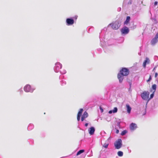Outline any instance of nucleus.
<instances>
[{
    "instance_id": "obj_1",
    "label": "nucleus",
    "mask_w": 158,
    "mask_h": 158,
    "mask_svg": "<svg viewBox=\"0 0 158 158\" xmlns=\"http://www.w3.org/2000/svg\"><path fill=\"white\" fill-rule=\"evenodd\" d=\"M129 69L126 68H123L120 70V73L118 74V78L119 79L120 83L122 82L124 76H127L129 73Z\"/></svg>"
},
{
    "instance_id": "obj_2",
    "label": "nucleus",
    "mask_w": 158,
    "mask_h": 158,
    "mask_svg": "<svg viewBox=\"0 0 158 158\" xmlns=\"http://www.w3.org/2000/svg\"><path fill=\"white\" fill-rule=\"evenodd\" d=\"M35 89V87L33 86H31L29 84L26 85L23 87L24 91L26 93H32Z\"/></svg>"
},
{
    "instance_id": "obj_3",
    "label": "nucleus",
    "mask_w": 158,
    "mask_h": 158,
    "mask_svg": "<svg viewBox=\"0 0 158 158\" xmlns=\"http://www.w3.org/2000/svg\"><path fill=\"white\" fill-rule=\"evenodd\" d=\"M77 18V15L73 17H70L66 19V24L67 26H71L74 23V20H76Z\"/></svg>"
},
{
    "instance_id": "obj_4",
    "label": "nucleus",
    "mask_w": 158,
    "mask_h": 158,
    "mask_svg": "<svg viewBox=\"0 0 158 158\" xmlns=\"http://www.w3.org/2000/svg\"><path fill=\"white\" fill-rule=\"evenodd\" d=\"M114 145L116 149H120L123 145L122 139H118L114 142Z\"/></svg>"
},
{
    "instance_id": "obj_5",
    "label": "nucleus",
    "mask_w": 158,
    "mask_h": 158,
    "mask_svg": "<svg viewBox=\"0 0 158 158\" xmlns=\"http://www.w3.org/2000/svg\"><path fill=\"white\" fill-rule=\"evenodd\" d=\"M111 26L113 29H118L120 26V24L118 21H116L114 23L109 24L108 27Z\"/></svg>"
},
{
    "instance_id": "obj_6",
    "label": "nucleus",
    "mask_w": 158,
    "mask_h": 158,
    "mask_svg": "<svg viewBox=\"0 0 158 158\" xmlns=\"http://www.w3.org/2000/svg\"><path fill=\"white\" fill-rule=\"evenodd\" d=\"M62 64L59 62H57L55 64L54 67V70L56 73H58L60 71V70L62 68Z\"/></svg>"
},
{
    "instance_id": "obj_7",
    "label": "nucleus",
    "mask_w": 158,
    "mask_h": 158,
    "mask_svg": "<svg viewBox=\"0 0 158 158\" xmlns=\"http://www.w3.org/2000/svg\"><path fill=\"white\" fill-rule=\"evenodd\" d=\"M149 95V92L148 91H143L141 94V96L143 99L147 100L148 99Z\"/></svg>"
},
{
    "instance_id": "obj_8",
    "label": "nucleus",
    "mask_w": 158,
    "mask_h": 158,
    "mask_svg": "<svg viewBox=\"0 0 158 158\" xmlns=\"http://www.w3.org/2000/svg\"><path fill=\"white\" fill-rule=\"evenodd\" d=\"M121 32L122 35H125L128 33L129 29L127 27L124 26L121 29Z\"/></svg>"
},
{
    "instance_id": "obj_9",
    "label": "nucleus",
    "mask_w": 158,
    "mask_h": 158,
    "mask_svg": "<svg viewBox=\"0 0 158 158\" xmlns=\"http://www.w3.org/2000/svg\"><path fill=\"white\" fill-rule=\"evenodd\" d=\"M158 41V32L155 35V37L153 38L151 41V44L152 46H154Z\"/></svg>"
},
{
    "instance_id": "obj_10",
    "label": "nucleus",
    "mask_w": 158,
    "mask_h": 158,
    "mask_svg": "<svg viewBox=\"0 0 158 158\" xmlns=\"http://www.w3.org/2000/svg\"><path fill=\"white\" fill-rule=\"evenodd\" d=\"M137 127V125L134 123H131L130 125V129L131 131H133L135 130Z\"/></svg>"
},
{
    "instance_id": "obj_11",
    "label": "nucleus",
    "mask_w": 158,
    "mask_h": 158,
    "mask_svg": "<svg viewBox=\"0 0 158 158\" xmlns=\"http://www.w3.org/2000/svg\"><path fill=\"white\" fill-rule=\"evenodd\" d=\"M95 130V128L94 127H91L88 129L89 133L90 135H93L94 133Z\"/></svg>"
},
{
    "instance_id": "obj_12",
    "label": "nucleus",
    "mask_w": 158,
    "mask_h": 158,
    "mask_svg": "<svg viewBox=\"0 0 158 158\" xmlns=\"http://www.w3.org/2000/svg\"><path fill=\"white\" fill-rule=\"evenodd\" d=\"M150 63V60L148 57H146L145 60L144 61L143 63V66L144 68L146 67V64H149Z\"/></svg>"
},
{
    "instance_id": "obj_13",
    "label": "nucleus",
    "mask_w": 158,
    "mask_h": 158,
    "mask_svg": "<svg viewBox=\"0 0 158 158\" xmlns=\"http://www.w3.org/2000/svg\"><path fill=\"white\" fill-rule=\"evenodd\" d=\"M118 111V108L116 107H114V109L111 110L109 111V113L110 114H111L112 113H116Z\"/></svg>"
},
{
    "instance_id": "obj_14",
    "label": "nucleus",
    "mask_w": 158,
    "mask_h": 158,
    "mask_svg": "<svg viewBox=\"0 0 158 158\" xmlns=\"http://www.w3.org/2000/svg\"><path fill=\"white\" fill-rule=\"evenodd\" d=\"M131 19V18L130 16H128L127 17L126 20L124 22V25H127L129 23Z\"/></svg>"
},
{
    "instance_id": "obj_15",
    "label": "nucleus",
    "mask_w": 158,
    "mask_h": 158,
    "mask_svg": "<svg viewBox=\"0 0 158 158\" xmlns=\"http://www.w3.org/2000/svg\"><path fill=\"white\" fill-rule=\"evenodd\" d=\"M126 106L127 113H130L131 110V108L129 104H127Z\"/></svg>"
},
{
    "instance_id": "obj_16",
    "label": "nucleus",
    "mask_w": 158,
    "mask_h": 158,
    "mask_svg": "<svg viewBox=\"0 0 158 158\" xmlns=\"http://www.w3.org/2000/svg\"><path fill=\"white\" fill-rule=\"evenodd\" d=\"M34 128V125L33 124L30 123L28 125L27 127V130H31Z\"/></svg>"
},
{
    "instance_id": "obj_17",
    "label": "nucleus",
    "mask_w": 158,
    "mask_h": 158,
    "mask_svg": "<svg viewBox=\"0 0 158 158\" xmlns=\"http://www.w3.org/2000/svg\"><path fill=\"white\" fill-rule=\"evenodd\" d=\"M88 116V114L87 112L86 111H85L83 114L82 115V116L84 117L85 118H87Z\"/></svg>"
},
{
    "instance_id": "obj_18",
    "label": "nucleus",
    "mask_w": 158,
    "mask_h": 158,
    "mask_svg": "<svg viewBox=\"0 0 158 158\" xmlns=\"http://www.w3.org/2000/svg\"><path fill=\"white\" fill-rule=\"evenodd\" d=\"M83 110V109H82V108L80 109L79 111V112L78 113L77 115L81 116Z\"/></svg>"
},
{
    "instance_id": "obj_19",
    "label": "nucleus",
    "mask_w": 158,
    "mask_h": 158,
    "mask_svg": "<svg viewBox=\"0 0 158 158\" xmlns=\"http://www.w3.org/2000/svg\"><path fill=\"white\" fill-rule=\"evenodd\" d=\"M84 151H85V150L84 149H82V150H79L77 152V155L81 154L82 153L84 152Z\"/></svg>"
},
{
    "instance_id": "obj_20",
    "label": "nucleus",
    "mask_w": 158,
    "mask_h": 158,
    "mask_svg": "<svg viewBox=\"0 0 158 158\" xmlns=\"http://www.w3.org/2000/svg\"><path fill=\"white\" fill-rule=\"evenodd\" d=\"M117 154L118 156L121 157L123 156V152L122 151H119L117 152Z\"/></svg>"
},
{
    "instance_id": "obj_21",
    "label": "nucleus",
    "mask_w": 158,
    "mask_h": 158,
    "mask_svg": "<svg viewBox=\"0 0 158 158\" xmlns=\"http://www.w3.org/2000/svg\"><path fill=\"white\" fill-rule=\"evenodd\" d=\"M104 31V29H103V30H102V31H101V33H100V35H99V38H100V42H101V44L102 45V47H103V46H104V44H102V41L101 40V34H102V32L103 31Z\"/></svg>"
},
{
    "instance_id": "obj_22",
    "label": "nucleus",
    "mask_w": 158,
    "mask_h": 158,
    "mask_svg": "<svg viewBox=\"0 0 158 158\" xmlns=\"http://www.w3.org/2000/svg\"><path fill=\"white\" fill-rule=\"evenodd\" d=\"M127 130H123V131L121 133V135H125L127 133Z\"/></svg>"
},
{
    "instance_id": "obj_23",
    "label": "nucleus",
    "mask_w": 158,
    "mask_h": 158,
    "mask_svg": "<svg viewBox=\"0 0 158 158\" xmlns=\"http://www.w3.org/2000/svg\"><path fill=\"white\" fill-rule=\"evenodd\" d=\"M59 72L61 74H65L66 73V71L65 69H63L62 71H60Z\"/></svg>"
},
{
    "instance_id": "obj_24",
    "label": "nucleus",
    "mask_w": 158,
    "mask_h": 158,
    "mask_svg": "<svg viewBox=\"0 0 158 158\" xmlns=\"http://www.w3.org/2000/svg\"><path fill=\"white\" fill-rule=\"evenodd\" d=\"M61 84L62 85H64L66 84V82L64 80H62L60 81Z\"/></svg>"
},
{
    "instance_id": "obj_25",
    "label": "nucleus",
    "mask_w": 158,
    "mask_h": 158,
    "mask_svg": "<svg viewBox=\"0 0 158 158\" xmlns=\"http://www.w3.org/2000/svg\"><path fill=\"white\" fill-rule=\"evenodd\" d=\"M152 89L155 91L156 90V85L155 84H154L152 85Z\"/></svg>"
},
{
    "instance_id": "obj_26",
    "label": "nucleus",
    "mask_w": 158,
    "mask_h": 158,
    "mask_svg": "<svg viewBox=\"0 0 158 158\" xmlns=\"http://www.w3.org/2000/svg\"><path fill=\"white\" fill-rule=\"evenodd\" d=\"M18 91L19 92L20 94H22L23 93V91L22 89V88H21L19 89Z\"/></svg>"
},
{
    "instance_id": "obj_27",
    "label": "nucleus",
    "mask_w": 158,
    "mask_h": 158,
    "mask_svg": "<svg viewBox=\"0 0 158 158\" xmlns=\"http://www.w3.org/2000/svg\"><path fill=\"white\" fill-rule=\"evenodd\" d=\"M108 145V143H105L103 145V147L105 148H107Z\"/></svg>"
},
{
    "instance_id": "obj_28",
    "label": "nucleus",
    "mask_w": 158,
    "mask_h": 158,
    "mask_svg": "<svg viewBox=\"0 0 158 158\" xmlns=\"http://www.w3.org/2000/svg\"><path fill=\"white\" fill-rule=\"evenodd\" d=\"M101 135H102L103 136H105V135L106 134V133L105 132V131H103L101 132L100 133Z\"/></svg>"
},
{
    "instance_id": "obj_29",
    "label": "nucleus",
    "mask_w": 158,
    "mask_h": 158,
    "mask_svg": "<svg viewBox=\"0 0 158 158\" xmlns=\"http://www.w3.org/2000/svg\"><path fill=\"white\" fill-rule=\"evenodd\" d=\"M154 96V93H152V94H151L150 95V98L149 99H148V100H149L150 99L152 98Z\"/></svg>"
},
{
    "instance_id": "obj_30",
    "label": "nucleus",
    "mask_w": 158,
    "mask_h": 158,
    "mask_svg": "<svg viewBox=\"0 0 158 158\" xmlns=\"http://www.w3.org/2000/svg\"><path fill=\"white\" fill-rule=\"evenodd\" d=\"M116 126H117L118 127L120 128V122H117Z\"/></svg>"
},
{
    "instance_id": "obj_31",
    "label": "nucleus",
    "mask_w": 158,
    "mask_h": 158,
    "mask_svg": "<svg viewBox=\"0 0 158 158\" xmlns=\"http://www.w3.org/2000/svg\"><path fill=\"white\" fill-rule=\"evenodd\" d=\"M152 77L151 75L149 76V79L147 81V82H148L150 81L151 80H152Z\"/></svg>"
},
{
    "instance_id": "obj_32",
    "label": "nucleus",
    "mask_w": 158,
    "mask_h": 158,
    "mask_svg": "<svg viewBox=\"0 0 158 158\" xmlns=\"http://www.w3.org/2000/svg\"><path fill=\"white\" fill-rule=\"evenodd\" d=\"M157 66H155L152 70V72H155V70L157 68Z\"/></svg>"
},
{
    "instance_id": "obj_33",
    "label": "nucleus",
    "mask_w": 158,
    "mask_h": 158,
    "mask_svg": "<svg viewBox=\"0 0 158 158\" xmlns=\"http://www.w3.org/2000/svg\"><path fill=\"white\" fill-rule=\"evenodd\" d=\"M81 116H78L77 115V120L78 121H80V118Z\"/></svg>"
},
{
    "instance_id": "obj_34",
    "label": "nucleus",
    "mask_w": 158,
    "mask_h": 158,
    "mask_svg": "<svg viewBox=\"0 0 158 158\" xmlns=\"http://www.w3.org/2000/svg\"><path fill=\"white\" fill-rule=\"evenodd\" d=\"M158 4V2L157 1H155L154 3V6H156Z\"/></svg>"
},
{
    "instance_id": "obj_35",
    "label": "nucleus",
    "mask_w": 158,
    "mask_h": 158,
    "mask_svg": "<svg viewBox=\"0 0 158 158\" xmlns=\"http://www.w3.org/2000/svg\"><path fill=\"white\" fill-rule=\"evenodd\" d=\"M119 132V131L118 129H116V131H115V133H116V134H118V133Z\"/></svg>"
},
{
    "instance_id": "obj_36",
    "label": "nucleus",
    "mask_w": 158,
    "mask_h": 158,
    "mask_svg": "<svg viewBox=\"0 0 158 158\" xmlns=\"http://www.w3.org/2000/svg\"><path fill=\"white\" fill-rule=\"evenodd\" d=\"M93 156V153H92V151H91L90 154L88 155V156Z\"/></svg>"
},
{
    "instance_id": "obj_37",
    "label": "nucleus",
    "mask_w": 158,
    "mask_h": 158,
    "mask_svg": "<svg viewBox=\"0 0 158 158\" xmlns=\"http://www.w3.org/2000/svg\"><path fill=\"white\" fill-rule=\"evenodd\" d=\"M157 76H158V73H155V78H156L157 77Z\"/></svg>"
},
{
    "instance_id": "obj_38",
    "label": "nucleus",
    "mask_w": 158,
    "mask_h": 158,
    "mask_svg": "<svg viewBox=\"0 0 158 158\" xmlns=\"http://www.w3.org/2000/svg\"><path fill=\"white\" fill-rule=\"evenodd\" d=\"M121 8L119 7L117 9V11H121Z\"/></svg>"
},
{
    "instance_id": "obj_39",
    "label": "nucleus",
    "mask_w": 158,
    "mask_h": 158,
    "mask_svg": "<svg viewBox=\"0 0 158 158\" xmlns=\"http://www.w3.org/2000/svg\"><path fill=\"white\" fill-rule=\"evenodd\" d=\"M100 109L101 110V112H103V109L101 107H100Z\"/></svg>"
},
{
    "instance_id": "obj_40",
    "label": "nucleus",
    "mask_w": 158,
    "mask_h": 158,
    "mask_svg": "<svg viewBox=\"0 0 158 158\" xmlns=\"http://www.w3.org/2000/svg\"><path fill=\"white\" fill-rule=\"evenodd\" d=\"M85 119V118H84V117H83L81 116V121H83L84 120V119Z\"/></svg>"
},
{
    "instance_id": "obj_41",
    "label": "nucleus",
    "mask_w": 158,
    "mask_h": 158,
    "mask_svg": "<svg viewBox=\"0 0 158 158\" xmlns=\"http://www.w3.org/2000/svg\"><path fill=\"white\" fill-rule=\"evenodd\" d=\"M85 119V118H84V117H83L81 116V121H83L84 120V119Z\"/></svg>"
},
{
    "instance_id": "obj_42",
    "label": "nucleus",
    "mask_w": 158,
    "mask_h": 158,
    "mask_svg": "<svg viewBox=\"0 0 158 158\" xmlns=\"http://www.w3.org/2000/svg\"><path fill=\"white\" fill-rule=\"evenodd\" d=\"M88 123H86L85 124V126L87 127L88 126Z\"/></svg>"
},
{
    "instance_id": "obj_43",
    "label": "nucleus",
    "mask_w": 158,
    "mask_h": 158,
    "mask_svg": "<svg viewBox=\"0 0 158 158\" xmlns=\"http://www.w3.org/2000/svg\"><path fill=\"white\" fill-rule=\"evenodd\" d=\"M154 58L155 59L158 58V56H154Z\"/></svg>"
},
{
    "instance_id": "obj_44",
    "label": "nucleus",
    "mask_w": 158,
    "mask_h": 158,
    "mask_svg": "<svg viewBox=\"0 0 158 158\" xmlns=\"http://www.w3.org/2000/svg\"><path fill=\"white\" fill-rule=\"evenodd\" d=\"M131 84H130V88H129V90H130V89H131Z\"/></svg>"
},
{
    "instance_id": "obj_45",
    "label": "nucleus",
    "mask_w": 158,
    "mask_h": 158,
    "mask_svg": "<svg viewBox=\"0 0 158 158\" xmlns=\"http://www.w3.org/2000/svg\"><path fill=\"white\" fill-rule=\"evenodd\" d=\"M146 114V111H145V112L143 114V115H144Z\"/></svg>"
},
{
    "instance_id": "obj_46",
    "label": "nucleus",
    "mask_w": 158,
    "mask_h": 158,
    "mask_svg": "<svg viewBox=\"0 0 158 158\" xmlns=\"http://www.w3.org/2000/svg\"><path fill=\"white\" fill-rule=\"evenodd\" d=\"M138 54H139V55H141V52H139V53H138Z\"/></svg>"
},
{
    "instance_id": "obj_47",
    "label": "nucleus",
    "mask_w": 158,
    "mask_h": 158,
    "mask_svg": "<svg viewBox=\"0 0 158 158\" xmlns=\"http://www.w3.org/2000/svg\"><path fill=\"white\" fill-rule=\"evenodd\" d=\"M90 29V28H89V31Z\"/></svg>"
},
{
    "instance_id": "obj_48",
    "label": "nucleus",
    "mask_w": 158,
    "mask_h": 158,
    "mask_svg": "<svg viewBox=\"0 0 158 158\" xmlns=\"http://www.w3.org/2000/svg\"><path fill=\"white\" fill-rule=\"evenodd\" d=\"M60 77H59V79H60Z\"/></svg>"
}]
</instances>
